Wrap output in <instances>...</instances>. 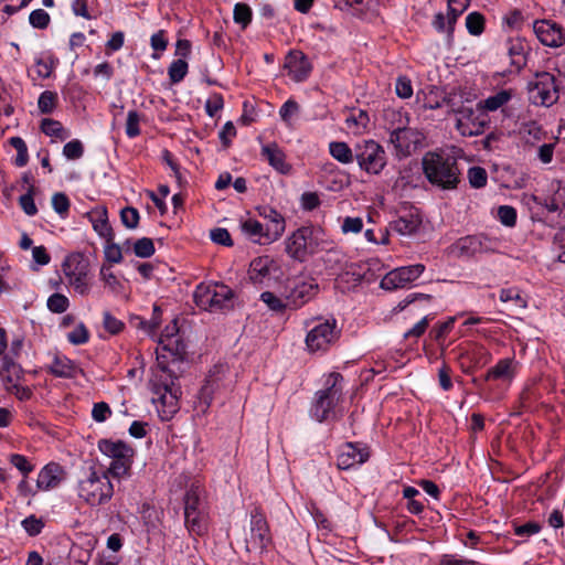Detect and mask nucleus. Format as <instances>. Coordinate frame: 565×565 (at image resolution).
<instances>
[{"mask_svg": "<svg viewBox=\"0 0 565 565\" xmlns=\"http://www.w3.org/2000/svg\"><path fill=\"white\" fill-rule=\"evenodd\" d=\"M177 379L174 372L161 362L152 370L149 386L153 394L152 402L162 420L171 419L179 411L181 390L175 383Z\"/></svg>", "mask_w": 565, "mask_h": 565, "instance_id": "nucleus-1", "label": "nucleus"}, {"mask_svg": "<svg viewBox=\"0 0 565 565\" xmlns=\"http://www.w3.org/2000/svg\"><path fill=\"white\" fill-rule=\"evenodd\" d=\"M427 180L441 190H454L460 182L457 160L448 154L427 152L422 160Z\"/></svg>", "mask_w": 565, "mask_h": 565, "instance_id": "nucleus-2", "label": "nucleus"}, {"mask_svg": "<svg viewBox=\"0 0 565 565\" xmlns=\"http://www.w3.org/2000/svg\"><path fill=\"white\" fill-rule=\"evenodd\" d=\"M342 380L340 373H330L326 380V388L317 392L311 415L318 422L322 423L339 417L338 405L343 394Z\"/></svg>", "mask_w": 565, "mask_h": 565, "instance_id": "nucleus-3", "label": "nucleus"}, {"mask_svg": "<svg viewBox=\"0 0 565 565\" xmlns=\"http://www.w3.org/2000/svg\"><path fill=\"white\" fill-rule=\"evenodd\" d=\"M271 542L269 526L265 515L255 508L250 512L249 526L243 529L236 536V545L246 553H262Z\"/></svg>", "mask_w": 565, "mask_h": 565, "instance_id": "nucleus-4", "label": "nucleus"}, {"mask_svg": "<svg viewBox=\"0 0 565 565\" xmlns=\"http://www.w3.org/2000/svg\"><path fill=\"white\" fill-rule=\"evenodd\" d=\"M193 299L199 308L215 312L234 308L235 292L224 284L201 282L194 290Z\"/></svg>", "mask_w": 565, "mask_h": 565, "instance_id": "nucleus-5", "label": "nucleus"}, {"mask_svg": "<svg viewBox=\"0 0 565 565\" xmlns=\"http://www.w3.org/2000/svg\"><path fill=\"white\" fill-rule=\"evenodd\" d=\"M114 494V486L107 473L92 470L78 482V497L87 504L97 507L108 502Z\"/></svg>", "mask_w": 565, "mask_h": 565, "instance_id": "nucleus-6", "label": "nucleus"}, {"mask_svg": "<svg viewBox=\"0 0 565 565\" xmlns=\"http://www.w3.org/2000/svg\"><path fill=\"white\" fill-rule=\"evenodd\" d=\"M319 292V284L309 275H299L286 280L284 297L289 309L297 310L312 300Z\"/></svg>", "mask_w": 565, "mask_h": 565, "instance_id": "nucleus-7", "label": "nucleus"}, {"mask_svg": "<svg viewBox=\"0 0 565 565\" xmlns=\"http://www.w3.org/2000/svg\"><path fill=\"white\" fill-rule=\"evenodd\" d=\"M204 491L198 484H192L184 495V521L190 532L202 534L205 531Z\"/></svg>", "mask_w": 565, "mask_h": 565, "instance_id": "nucleus-8", "label": "nucleus"}, {"mask_svg": "<svg viewBox=\"0 0 565 565\" xmlns=\"http://www.w3.org/2000/svg\"><path fill=\"white\" fill-rule=\"evenodd\" d=\"M63 271L68 279V284L81 296L88 295L90 285L87 276L89 273L88 259L81 253H74L67 256L63 263Z\"/></svg>", "mask_w": 565, "mask_h": 565, "instance_id": "nucleus-9", "label": "nucleus"}, {"mask_svg": "<svg viewBox=\"0 0 565 565\" xmlns=\"http://www.w3.org/2000/svg\"><path fill=\"white\" fill-rule=\"evenodd\" d=\"M355 160L367 173L379 174L386 166V153L374 140H362L355 145Z\"/></svg>", "mask_w": 565, "mask_h": 565, "instance_id": "nucleus-10", "label": "nucleus"}, {"mask_svg": "<svg viewBox=\"0 0 565 565\" xmlns=\"http://www.w3.org/2000/svg\"><path fill=\"white\" fill-rule=\"evenodd\" d=\"M316 248L317 242L311 227H300L286 239V253L298 262H305Z\"/></svg>", "mask_w": 565, "mask_h": 565, "instance_id": "nucleus-11", "label": "nucleus"}, {"mask_svg": "<svg viewBox=\"0 0 565 565\" xmlns=\"http://www.w3.org/2000/svg\"><path fill=\"white\" fill-rule=\"evenodd\" d=\"M529 95L535 105H553L558 98L555 77L547 72L537 73L529 83Z\"/></svg>", "mask_w": 565, "mask_h": 565, "instance_id": "nucleus-12", "label": "nucleus"}, {"mask_svg": "<svg viewBox=\"0 0 565 565\" xmlns=\"http://www.w3.org/2000/svg\"><path fill=\"white\" fill-rule=\"evenodd\" d=\"M335 319H328L315 326L306 337V345L310 352L327 351L339 337Z\"/></svg>", "mask_w": 565, "mask_h": 565, "instance_id": "nucleus-13", "label": "nucleus"}, {"mask_svg": "<svg viewBox=\"0 0 565 565\" xmlns=\"http://www.w3.org/2000/svg\"><path fill=\"white\" fill-rule=\"evenodd\" d=\"M455 114L456 129L461 136L473 137L483 134L488 124L487 115L483 111L462 106L455 110Z\"/></svg>", "mask_w": 565, "mask_h": 565, "instance_id": "nucleus-14", "label": "nucleus"}, {"mask_svg": "<svg viewBox=\"0 0 565 565\" xmlns=\"http://www.w3.org/2000/svg\"><path fill=\"white\" fill-rule=\"evenodd\" d=\"M425 136L415 128L397 127L391 132L390 140L397 156L407 157L423 146Z\"/></svg>", "mask_w": 565, "mask_h": 565, "instance_id": "nucleus-15", "label": "nucleus"}, {"mask_svg": "<svg viewBox=\"0 0 565 565\" xmlns=\"http://www.w3.org/2000/svg\"><path fill=\"white\" fill-rule=\"evenodd\" d=\"M425 270L423 264L403 266L387 273L381 280V288L394 290L416 280Z\"/></svg>", "mask_w": 565, "mask_h": 565, "instance_id": "nucleus-16", "label": "nucleus"}, {"mask_svg": "<svg viewBox=\"0 0 565 565\" xmlns=\"http://www.w3.org/2000/svg\"><path fill=\"white\" fill-rule=\"evenodd\" d=\"M533 31L537 40L545 46L559 47L565 43V30L552 20H536Z\"/></svg>", "mask_w": 565, "mask_h": 565, "instance_id": "nucleus-17", "label": "nucleus"}, {"mask_svg": "<svg viewBox=\"0 0 565 565\" xmlns=\"http://www.w3.org/2000/svg\"><path fill=\"white\" fill-rule=\"evenodd\" d=\"M258 214L264 217L266 223L265 243H273L281 237L286 230L285 217L270 206H260Z\"/></svg>", "mask_w": 565, "mask_h": 565, "instance_id": "nucleus-18", "label": "nucleus"}, {"mask_svg": "<svg viewBox=\"0 0 565 565\" xmlns=\"http://www.w3.org/2000/svg\"><path fill=\"white\" fill-rule=\"evenodd\" d=\"M369 459V452L359 444L347 443L340 448L337 466L339 469L347 470L355 465H361Z\"/></svg>", "mask_w": 565, "mask_h": 565, "instance_id": "nucleus-19", "label": "nucleus"}, {"mask_svg": "<svg viewBox=\"0 0 565 565\" xmlns=\"http://www.w3.org/2000/svg\"><path fill=\"white\" fill-rule=\"evenodd\" d=\"M285 67L288 68L289 76L296 82L305 81L312 70L309 60L300 51H291L287 55Z\"/></svg>", "mask_w": 565, "mask_h": 565, "instance_id": "nucleus-20", "label": "nucleus"}, {"mask_svg": "<svg viewBox=\"0 0 565 565\" xmlns=\"http://www.w3.org/2000/svg\"><path fill=\"white\" fill-rule=\"evenodd\" d=\"M0 377L7 391L8 387L19 384L23 380L24 371L10 355H3L1 359Z\"/></svg>", "mask_w": 565, "mask_h": 565, "instance_id": "nucleus-21", "label": "nucleus"}, {"mask_svg": "<svg viewBox=\"0 0 565 565\" xmlns=\"http://www.w3.org/2000/svg\"><path fill=\"white\" fill-rule=\"evenodd\" d=\"M262 156L279 173L287 174L290 172L291 167L286 162V156L277 143L273 142L263 146Z\"/></svg>", "mask_w": 565, "mask_h": 565, "instance_id": "nucleus-22", "label": "nucleus"}, {"mask_svg": "<svg viewBox=\"0 0 565 565\" xmlns=\"http://www.w3.org/2000/svg\"><path fill=\"white\" fill-rule=\"evenodd\" d=\"M63 478V470L57 463L46 465L39 473L36 484L41 490H50L57 487Z\"/></svg>", "mask_w": 565, "mask_h": 565, "instance_id": "nucleus-23", "label": "nucleus"}, {"mask_svg": "<svg viewBox=\"0 0 565 565\" xmlns=\"http://www.w3.org/2000/svg\"><path fill=\"white\" fill-rule=\"evenodd\" d=\"M98 449L111 460L134 457V449L122 441L102 439L98 443Z\"/></svg>", "mask_w": 565, "mask_h": 565, "instance_id": "nucleus-24", "label": "nucleus"}, {"mask_svg": "<svg viewBox=\"0 0 565 565\" xmlns=\"http://www.w3.org/2000/svg\"><path fill=\"white\" fill-rule=\"evenodd\" d=\"M420 223L422 220L419 215L413 211H408L407 213L399 215L398 218L391 224V226L401 235H412L416 233Z\"/></svg>", "mask_w": 565, "mask_h": 565, "instance_id": "nucleus-25", "label": "nucleus"}, {"mask_svg": "<svg viewBox=\"0 0 565 565\" xmlns=\"http://www.w3.org/2000/svg\"><path fill=\"white\" fill-rule=\"evenodd\" d=\"M526 45L523 41L515 39L507 42L508 54L511 60V65L521 70L526 64Z\"/></svg>", "mask_w": 565, "mask_h": 565, "instance_id": "nucleus-26", "label": "nucleus"}, {"mask_svg": "<svg viewBox=\"0 0 565 565\" xmlns=\"http://www.w3.org/2000/svg\"><path fill=\"white\" fill-rule=\"evenodd\" d=\"M49 371L57 377H73L76 365L66 356H55L49 366Z\"/></svg>", "mask_w": 565, "mask_h": 565, "instance_id": "nucleus-27", "label": "nucleus"}, {"mask_svg": "<svg viewBox=\"0 0 565 565\" xmlns=\"http://www.w3.org/2000/svg\"><path fill=\"white\" fill-rule=\"evenodd\" d=\"M514 375L512 359H502L486 375V380H511Z\"/></svg>", "mask_w": 565, "mask_h": 565, "instance_id": "nucleus-28", "label": "nucleus"}, {"mask_svg": "<svg viewBox=\"0 0 565 565\" xmlns=\"http://www.w3.org/2000/svg\"><path fill=\"white\" fill-rule=\"evenodd\" d=\"M270 260L268 257H258L252 260L249 265V279L254 284H262L264 278L269 275Z\"/></svg>", "mask_w": 565, "mask_h": 565, "instance_id": "nucleus-29", "label": "nucleus"}, {"mask_svg": "<svg viewBox=\"0 0 565 565\" xmlns=\"http://www.w3.org/2000/svg\"><path fill=\"white\" fill-rule=\"evenodd\" d=\"M94 230L106 241L114 239V232L107 220L106 209H100L94 212L92 218Z\"/></svg>", "mask_w": 565, "mask_h": 565, "instance_id": "nucleus-30", "label": "nucleus"}, {"mask_svg": "<svg viewBox=\"0 0 565 565\" xmlns=\"http://www.w3.org/2000/svg\"><path fill=\"white\" fill-rule=\"evenodd\" d=\"M330 154L343 164L352 163L355 158V150L353 151L348 143L343 141H332L329 143Z\"/></svg>", "mask_w": 565, "mask_h": 565, "instance_id": "nucleus-31", "label": "nucleus"}, {"mask_svg": "<svg viewBox=\"0 0 565 565\" xmlns=\"http://www.w3.org/2000/svg\"><path fill=\"white\" fill-rule=\"evenodd\" d=\"M131 465H132V457H128L125 459H122V458L114 459V460H111L107 470L104 471V473L108 475V479L110 477L115 478V479H121V478L128 477L130 475Z\"/></svg>", "mask_w": 565, "mask_h": 565, "instance_id": "nucleus-32", "label": "nucleus"}, {"mask_svg": "<svg viewBox=\"0 0 565 565\" xmlns=\"http://www.w3.org/2000/svg\"><path fill=\"white\" fill-rule=\"evenodd\" d=\"M242 230L255 243L266 244L265 243L266 226H264L260 222L253 220V218H248L242 223Z\"/></svg>", "mask_w": 565, "mask_h": 565, "instance_id": "nucleus-33", "label": "nucleus"}, {"mask_svg": "<svg viewBox=\"0 0 565 565\" xmlns=\"http://www.w3.org/2000/svg\"><path fill=\"white\" fill-rule=\"evenodd\" d=\"M41 129L46 136L55 137L62 141L71 136L70 131L66 130L60 121L51 118L42 120Z\"/></svg>", "mask_w": 565, "mask_h": 565, "instance_id": "nucleus-34", "label": "nucleus"}, {"mask_svg": "<svg viewBox=\"0 0 565 565\" xmlns=\"http://www.w3.org/2000/svg\"><path fill=\"white\" fill-rule=\"evenodd\" d=\"M510 90H500L497 94L489 96L484 100L479 103L480 108L486 109L488 111H494L505 105L511 99Z\"/></svg>", "mask_w": 565, "mask_h": 565, "instance_id": "nucleus-35", "label": "nucleus"}, {"mask_svg": "<svg viewBox=\"0 0 565 565\" xmlns=\"http://www.w3.org/2000/svg\"><path fill=\"white\" fill-rule=\"evenodd\" d=\"M469 0H448V30L451 32L458 17L468 8Z\"/></svg>", "mask_w": 565, "mask_h": 565, "instance_id": "nucleus-36", "label": "nucleus"}, {"mask_svg": "<svg viewBox=\"0 0 565 565\" xmlns=\"http://www.w3.org/2000/svg\"><path fill=\"white\" fill-rule=\"evenodd\" d=\"M260 300L273 311L282 312L286 309H289V305L287 299H282L277 297L275 294L270 291H264L260 295Z\"/></svg>", "mask_w": 565, "mask_h": 565, "instance_id": "nucleus-37", "label": "nucleus"}, {"mask_svg": "<svg viewBox=\"0 0 565 565\" xmlns=\"http://www.w3.org/2000/svg\"><path fill=\"white\" fill-rule=\"evenodd\" d=\"M480 247V242L477 238V235H468L461 237L457 242V248L459 249L461 255L472 256L478 254V248Z\"/></svg>", "mask_w": 565, "mask_h": 565, "instance_id": "nucleus-38", "label": "nucleus"}, {"mask_svg": "<svg viewBox=\"0 0 565 565\" xmlns=\"http://www.w3.org/2000/svg\"><path fill=\"white\" fill-rule=\"evenodd\" d=\"M186 73L188 63L183 58L173 61L168 68V75L172 84L180 83L185 77Z\"/></svg>", "mask_w": 565, "mask_h": 565, "instance_id": "nucleus-39", "label": "nucleus"}, {"mask_svg": "<svg viewBox=\"0 0 565 565\" xmlns=\"http://www.w3.org/2000/svg\"><path fill=\"white\" fill-rule=\"evenodd\" d=\"M10 145L17 150L15 166L24 167L29 160L28 147L24 140L20 137H12L10 138Z\"/></svg>", "mask_w": 565, "mask_h": 565, "instance_id": "nucleus-40", "label": "nucleus"}, {"mask_svg": "<svg viewBox=\"0 0 565 565\" xmlns=\"http://www.w3.org/2000/svg\"><path fill=\"white\" fill-rule=\"evenodd\" d=\"M466 28L472 35H480L484 30V17L475 11L467 15Z\"/></svg>", "mask_w": 565, "mask_h": 565, "instance_id": "nucleus-41", "label": "nucleus"}, {"mask_svg": "<svg viewBox=\"0 0 565 565\" xmlns=\"http://www.w3.org/2000/svg\"><path fill=\"white\" fill-rule=\"evenodd\" d=\"M130 324L137 329L143 330L149 335H152L160 326L158 317H152L149 321L142 319L139 316H134L130 319Z\"/></svg>", "mask_w": 565, "mask_h": 565, "instance_id": "nucleus-42", "label": "nucleus"}, {"mask_svg": "<svg viewBox=\"0 0 565 565\" xmlns=\"http://www.w3.org/2000/svg\"><path fill=\"white\" fill-rule=\"evenodd\" d=\"M57 103V94L51 90H44L38 100L39 109L42 114H51Z\"/></svg>", "mask_w": 565, "mask_h": 565, "instance_id": "nucleus-43", "label": "nucleus"}, {"mask_svg": "<svg viewBox=\"0 0 565 565\" xmlns=\"http://www.w3.org/2000/svg\"><path fill=\"white\" fill-rule=\"evenodd\" d=\"M154 245L151 238L142 237L134 244V253L141 258H148L154 254Z\"/></svg>", "mask_w": 565, "mask_h": 565, "instance_id": "nucleus-44", "label": "nucleus"}, {"mask_svg": "<svg viewBox=\"0 0 565 565\" xmlns=\"http://www.w3.org/2000/svg\"><path fill=\"white\" fill-rule=\"evenodd\" d=\"M234 21L246 28L252 21V9L246 3H236L234 7Z\"/></svg>", "mask_w": 565, "mask_h": 565, "instance_id": "nucleus-45", "label": "nucleus"}, {"mask_svg": "<svg viewBox=\"0 0 565 565\" xmlns=\"http://www.w3.org/2000/svg\"><path fill=\"white\" fill-rule=\"evenodd\" d=\"M141 120V116L136 110H129L127 114V120H126V135L129 138H135L140 135V128L139 124Z\"/></svg>", "mask_w": 565, "mask_h": 565, "instance_id": "nucleus-46", "label": "nucleus"}, {"mask_svg": "<svg viewBox=\"0 0 565 565\" xmlns=\"http://www.w3.org/2000/svg\"><path fill=\"white\" fill-rule=\"evenodd\" d=\"M499 298L502 302H513L516 308L526 307V301L521 297L520 291L514 288L501 289Z\"/></svg>", "mask_w": 565, "mask_h": 565, "instance_id": "nucleus-47", "label": "nucleus"}, {"mask_svg": "<svg viewBox=\"0 0 565 565\" xmlns=\"http://www.w3.org/2000/svg\"><path fill=\"white\" fill-rule=\"evenodd\" d=\"M469 183L472 188L480 189L487 184L488 174L481 167H472L468 170Z\"/></svg>", "mask_w": 565, "mask_h": 565, "instance_id": "nucleus-48", "label": "nucleus"}, {"mask_svg": "<svg viewBox=\"0 0 565 565\" xmlns=\"http://www.w3.org/2000/svg\"><path fill=\"white\" fill-rule=\"evenodd\" d=\"M70 301L66 296L62 294H53L47 299V308L54 313H62L67 310Z\"/></svg>", "mask_w": 565, "mask_h": 565, "instance_id": "nucleus-49", "label": "nucleus"}, {"mask_svg": "<svg viewBox=\"0 0 565 565\" xmlns=\"http://www.w3.org/2000/svg\"><path fill=\"white\" fill-rule=\"evenodd\" d=\"M67 340L74 344L79 345L88 342L89 332L84 323H78L77 327L67 334Z\"/></svg>", "mask_w": 565, "mask_h": 565, "instance_id": "nucleus-50", "label": "nucleus"}, {"mask_svg": "<svg viewBox=\"0 0 565 565\" xmlns=\"http://www.w3.org/2000/svg\"><path fill=\"white\" fill-rule=\"evenodd\" d=\"M33 191H34V186L30 185L29 191L25 194L21 195L19 199L21 209L29 216H33L38 212V209H36V205L34 203V199H33Z\"/></svg>", "mask_w": 565, "mask_h": 565, "instance_id": "nucleus-51", "label": "nucleus"}, {"mask_svg": "<svg viewBox=\"0 0 565 565\" xmlns=\"http://www.w3.org/2000/svg\"><path fill=\"white\" fill-rule=\"evenodd\" d=\"M139 218V212L135 207L127 206L120 212V220L127 228H136L138 226Z\"/></svg>", "mask_w": 565, "mask_h": 565, "instance_id": "nucleus-52", "label": "nucleus"}, {"mask_svg": "<svg viewBox=\"0 0 565 565\" xmlns=\"http://www.w3.org/2000/svg\"><path fill=\"white\" fill-rule=\"evenodd\" d=\"M100 278L111 291L118 292L122 285L111 271L109 266L103 265L100 268Z\"/></svg>", "mask_w": 565, "mask_h": 565, "instance_id": "nucleus-53", "label": "nucleus"}, {"mask_svg": "<svg viewBox=\"0 0 565 565\" xmlns=\"http://www.w3.org/2000/svg\"><path fill=\"white\" fill-rule=\"evenodd\" d=\"M50 20V14L43 9L33 10L29 17L30 24L36 29H45Z\"/></svg>", "mask_w": 565, "mask_h": 565, "instance_id": "nucleus-54", "label": "nucleus"}, {"mask_svg": "<svg viewBox=\"0 0 565 565\" xmlns=\"http://www.w3.org/2000/svg\"><path fill=\"white\" fill-rule=\"evenodd\" d=\"M498 217L503 225L512 227L516 223V211L510 205H501L498 209Z\"/></svg>", "mask_w": 565, "mask_h": 565, "instance_id": "nucleus-55", "label": "nucleus"}, {"mask_svg": "<svg viewBox=\"0 0 565 565\" xmlns=\"http://www.w3.org/2000/svg\"><path fill=\"white\" fill-rule=\"evenodd\" d=\"M84 153L83 143L78 139H74L65 143L63 154L70 160L79 159Z\"/></svg>", "mask_w": 565, "mask_h": 565, "instance_id": "nucleus-56", "label": "nucleus"}, {"mask_svg": "<svg viewBox=\"0 0 565 565\" xmlns=\"http://www.w3.org/2000/svg\"><path fill=\"white\" fill-rule=\"evenodd\" d=\"M299 111V105L294 99H288L279 109L281 119L287 124H291V119Z\"/></svg>", "mask_w": 565, "mask_h": 565, "instance_id": "nucleus-57", "label": "nucleus"}, {"mask_svg": "<svg viewBox=\"0 0 565 565\" xmlns=\"http://www.w3.org/2000/svg\"><path fill=\"white\" fill-rule=\"evenodd\" d=\"M52 206L57 214L64 216L70 210V200L64 193H54L52 196Z\"/></svg>", "mask_w": 565, "mask_h": 565, "instance_id": "nucleus-58", "label": "nucleus"}, {"mask_svg": "<svg viewBox=\"0 0 565 565\" xmlns=\"http://www.w3.org/2000/svg\"><path fill=\"white\" fill-rule=\"evenodd\" d=\"M395 92L401 98H409L413 95L412 82L406 76H399L396 79Z\"/></svg>", "mask_w": 565, "mask_h": 565, "instance_id": "nucleus-59", "label": "nucleus"}, {"mask_svg": "<svg viewBox=\"0 0 565 565\" xmlns=\"http://www.w3.org/2000/svg\"><path fill=\"white\" fill-rule=\"evenodd\" d=\"M22 526L29 535L35 536L41 533L44 523L34 515H31L22 521Z\"/></svg>", "mask_w": 565, "mask_h": 565, "instance_id": "nucleus-60", "label": "nucleus"}, {"mask_svg": "<svg viewBox=\"0 0 565 565\" xmlns=\"http://www.w3.org/2000/svg\"><path fill=\"white\" fill-rule=\"evenodd\" d=\"M105 257L109 263L118 264L122 260L121 247L113 241H107Z\"/></svg>", "mask_w": 565, "mask_h": 565, "instance_id": "nucleus-61", "label": "nucleus"}, {"mask_svg": "<svg viewBox=\"0 0 565 565\" xmlns=\"http://www.w3.org/2000/svg\"><path fill=\"white\" fill-rule=\"evenodd\" d=\"M211 239L220 245L223 246H232L233 241L231 238V235L226 228L217 227L211 231L210 233Z\"/></svg>", "mask_w": 565, "mask_h": 565, "instance_id": "nucleus-62", "label": "nucleus"}, {"mask_svg": "<svg viewBox=\"0 0 565 565\" xmlns=\"http://www.w3.org/2000/svg\"><path fill=\"white\" fill-rule=\"evenodd\" d=\"M111 414L110 407L105 402H99L94 404L93 411H92V417L94 420L98 423L105 422L108 416Z\"/></svg>", "mask_w": 565, "mask_h": 565, "instance_id": "nucleus-63", "label": "nucleus"}, {"mask_svg": "<svg viewBox=\"0 0 565 565\" xmlns=\"http://www.w3.org/2000/svg\"><path fill=\"white\" fill-rule=\"evenodd\" d=\"M554 245L558 250V260L565 264V228H561L554 236Z\"/></svg>", "mask_w": 565, "mask_h": 565, "instance_id": "nucleus-64", "label": "nucleus"}]
</instances>
